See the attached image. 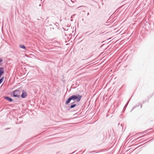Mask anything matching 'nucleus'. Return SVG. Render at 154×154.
<instances>
[{"mask_svg": "<svg viewBox=\"0 0 154 154\" xmlns=\"http://www.w3.org/2000/svg\"><path fill=\"white\" fill-rule=\"evenodd\" d=\"M82 97V96L78 95H73L71 96L70 97H69L68 99L66 101V104H68L69 103L70 101L73 100H75L77 99V101L78 102H79L81 99Z\"/></svg>", "mask_w": 154, "mask_h": 154, "instance_id": "obj_1", "label": "nucleus"}, {"mask_svg": "<svg viewBox=\"0 0 154 154\" xmlns=\"http://www.w3.org/2000/svg\"><path fill=\"white\" fill-rule=\"evenodd\" d=\"M4 78L3 77L0 79V84H1L2 82L4 80Z\"/></svg>", "mask_w": 154, "mask_h": 154, "instance_id": "obj_7", "label": "nucleus"}, {"mask_svg": "<svg viewBox=\"0 0 154 154\" xmlns=\"http://www.w3.org/2000/svg\"><path fill=\"white\" fill-rule=\"evenodd\" d=\"M20 93L19 90L15 91L14 93V96L15 97H19L20 96Z\"/></svg>", "mask_w": 154, "mask_h": 154, "instance_id": "obj_2", "label": "nucleus"}, {"mask_svg": "<svg viewBox=\"0 0 154 154\" xmlns=\"http://www.w3.org/2000/svg\"><path fill=\"white\" fill-rule=\"evenodd\" d=\"M5 98H6L10 102L12 101V99L8 97H5Z\"/></svg>", "mask_w": 154, "mask_h": 154, "instance_id": "obj_5", "label": "nucleus"}, {"mask_svg": "<svg viewBox=\"0 0 154 154\" xmlns=\"http://www.w3.org/2000/svg\"><path fill=\"white\" fill-rule=\"evenodd\" d=\"M3 68H0V76L2 75L4 72V71L3 70Z\"/></svg>", "mask_w": 154, "mask_h": 154, "instance_id": "obj_4", "label": "nucleus"}, {"mask_svg": "<svg viewBox=\"0 0 154 154\" xmlns=\"http://www.w3.org/2000/svg\"><path fill=\"white\" fill-rule=\"evenodd\" d=\"M27 96L26 92L24 91H23L22 94L21 95V97L23 98H25Z\"/></svg>", "mask_w": 154, "mask_h": 154, "instance_id": "obj_3", "label": "nucleus"}, {"mask_svg": "<svg viewBox=\"0 0 154 154\" xmlns=\"http://www.w3.org/2000/svg\"><path fill=\"white\" fill-rule=\"evenodd\" d=\"M76 105V104H73L71 105L70 106L71 108H73Z\"/></svg>", "mask_w": 154, "mask_h": 154, "instance_id": "obj_8", "label": "nucleus"}, {"mask_svg": "<svg viewBox=\"0 0 154 154\" xmlns=\"http://www.w3.org/2000/svg\"><path fill=\"white\" fill-rule=\"evenodd\" d=\"M20 48H23V49L25 48V47L24 45H20Z\"/></svg>", "mask_w": 154, "mask_h": 154, "instance_id": "obj_6", "label": "nucleus"}, {"mask_svg": "<svg viewBox=\"0 0 154 154\" xmlns=\"http://www.w3.org/2000/svg\"><path fill=\"white\" fill-rule=\"evenodd\" d=\"M2 60L1 59H0V63L2 62Z\"/></svg>", "mask_w": 154, "mask_h": 154, "instance_id": "obj_9", "label": "nucleus"}]
</instances>
